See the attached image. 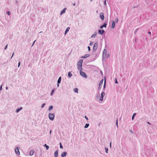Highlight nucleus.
I'll use <instances>...</instances> for the list:
<instances>
[{
  "label": "nucleus",
  "instance_id": "f257e3e1",
  "mask_svg": "<svg viewBox=\"0 0 157 157\" xmlns=\"http://www.w3.org/2000/svg\"><path fill=\"white\" fill-rule=\"evenodd\" d=\"M83 62V60L81 59L77 63L78 67V70H82V63Z\"/></svg>",
  "mask_w": 157,
  "mask_h": 157
},
{
  "label": "nucleus",
  "instance_id": "f03ea898",
  "mask_svg": "<svg viewBox=\"0 0 157 157\" xmlns=\"http://www.w3.org/2000/svg\"><path fill=\"white\" fill-rule=\"evenodd\" d=\"M55 114L53 113H49L48 114V117L49 119L51 121H53L55 117Z\"/></svg>",
  "mask_w": 157,
  "mask_h": 157
},
{
  "label": "nucleus",
  "instance_id": "7ed1b4c3",
  "mask_svg": "<svg viewBox=\"0 0 157 157\" xmlns=\"http://www.w3.org/2000/svg\"><path fill=\"white\" fill-rule=\"evenodd\" d=\"M82 70H79V73L80 75L83 77L86 78L87 77L86 74L84 72L82 71Z\"/></svg>",
  "mask_w": 157,
  "mask_h": 157
},
{
  "label": "nucleus",
  "instance_id": "20e7f679",
  "mask_svg": "<svg viewBox=\"0 0 157 157\" xmlns=\"http://www.w3.org/2000/svg\"><path fill=\"white\" fill-rule=\"evenodd\" d=\"M98 47V44L97 43H95L94 44L93 49V52H95L96 50L97 49Z\"/></svg>",
  "mask_w": 157,
  "mask_h": 157
},
{
  "label": "nucleus",
  "instance_id": "39448f33",
  "mask_svg": "<svg viewBox=\"0 0 157 157\" xmlns=\"http://www.w3.org/2000/svg\"><path fill=\"white\" fill-rule=\"evenodd\" d=\"M20 148L19 147H17L15 149V151L16 154L17 155H20V152L19 151V149Z\"/></svg>",
  "mask_w": 157,
  "mask_h": 157
},
{
  "label": "nucleus",
  "instance_id": "423d86ee",
  "mask_svg": "<svg viewBox=\"0 0 157 157\" xmlns=\"http://www.w3.org/2000/svg\"><path fill=\"white\" fill-rule=\"evenodd\" d=\"M105 95V93L104 92H102L101 94V97L99 99V100L101 101H102L103 98Z\"/></svg>",
  "mask_w": 157,
  "mask_h": 157
},
{
  "label": "nucleus",
  "instance_id": "0eeeda50",
  "mask_svg": "<svg viewBox=\"0 0 157 157\" xmlns=\"http://www.w3.org/2000/svg\"><path fill=\"white\" fill-rule=\"evenodd\" d=\"M105 32L104 30L103 29H99L98 31V33L99 34L102 35Z\"/></svg>",
  "mask_w": 157,
  "mask_h": 157
},
{
  "label": "nucleus",
  "instance_id": "6e6552de",
  "mask_svg": "<svg viewBox=\"0 0 157 157\" xmlns=\"http://www.w3.org/2000/svg\"><path fill=\"white\" fill-rule=\"evenodd\" d=\"M100 17L102 20H104V13H103L101 12L100 13Z\"/></svg>",
  "mask_w": 157,
  "mask_h": 157
},
{
  "label": "nucleus",
  "instance_id": "1a4fd4ad",
  "mask_svg": "<svg viewBox=\"0 0 157 157\" xmlns=\"http://www.w3.org/2000/svg\"><path fill=\"white\" fill-rule=\"evenodd\" d=\"M107 25V23L105 22L102 25H101L100 26V28L101 29H102L103 28V27L106 28Z\"/></svg>",
  "mask_w": 157,
  "mask_h": 157
},
{
  "label": "nucleus",
  "instance_id": "9d476101",
  "mask_svg": "<svg viewBox=\"0 0 157 157\" xmlns=\"http://www.w3.org/2000/svg\"><path fill=\"white\" fill-rule=\"evenodd\" d=\"M67 154V152L65 151L63 152L61 154V157H65L66 156Z\"/></svg>",
  "mask_w": 157,
  "mask_h": 157
},
{
  "label": "nucleus",
  "instance_id": "9b49d317",
  "mask_svg": "<svg viewBox=\"0 0 157 157\" xmlns=\"http://www.w3.org/2000/svg\"><path fill=\"white\" fill-rule=\"evenodd\" d=\"M115 21H112V25L111 26V28L112 29H114L115 27Z\"/></svg>",
  "mask_w": 157,
  "mask_h": 157
},
{
  "label": "nucleus",
  "instance_id": "f8f14e48",
  "mask_svg": "<svg viewBox=\"0 0 157 157\" xmlns=\"http://www.w3.org/2000/svg\"><path fill=\"white\" fill-rule=\"evenodd\" d=\"M67 10L66 8H64L62 10L60 13V15H61L63 13H65L66 10Z\"/></svg>",
  "mask_w": 157,
  "mask_h": 157
},
{
  "label": "nucleus",
  "instance_id": "ddd939ff",
  "mask_svg": "<svg viewBox=\"0 0 157 157\" xmlns=\"http://www.w3.org/2000/svg\"><path fill=\"white\" fill-rule=\"evenodd\" d=\"M58 155V150H57L54 152L55 157H57Z\"/></svg>",
  "mask_w": 157,
  "mask_h": 157
},
{
  "label": "nucleus",
  "instance_id": "4468645a",
  "mask_svg": "<svg viewBox=\"0 0 157 157\" xmlns=\"http://www.w3.org/2000/svg\"><path fill=\"white\" fill-rule=\"evenodd\" d=\"M105 87H106V80L105 79L104 82V84L103 87V91H105Z\"/></svg>",
  "mask_w": 157,
  "mask_h": 157
},
{
  "label": "nucleus",
  "instance_id": "2eb2a0df",
  "mask_svg": "<svg viewBox=\"0 0 157 157\" xmlns=\"http://www.w3.org/2000/svg\"><path fill=\"white\" fill-rule=\"evenodd\" d=\"M70 29V27H68L66 29V30L65 31V35L69 31V30Z\"/></svg>",
  "mask_w": 157,
  "mask_h": 157
},
{
  "label": "nucleus",
  "instance_id": "dca6fc26",
  "mask_svg": "<svg viewBox=\"0 0 157 157\" xmlns=\"http://www.w3.org/2000/svg\"><path fill=\"white\" fill-rule=\"evenodd\" d=\"M90 56V55L88 54H87L84 55V56L81 57V58H86Z\"/></svg>",
  "mask_w": 157,
  "mask_h": 157
},
{
  "label": "nucleus",
  "instance_id": "f3484780",
  "mask_svg": "<svg viewBox=\"0 0 157 157\" xmlns=\"http://www.w3.org/2000/svg\"><path fill=\"white\" fill-rule=\"evenodd\" d=\"M106 56V54L105 53H103L102 56V60L103 61L104 59L105 58Z\"/></svg>",
  "mask_w": 157,
  "mask_h": 157
},
{
  "label": "nucleus",
  "instance_id": "a211bd4d",
  "mask_svg": "<svg viewBox=\"0 0 157 157\" xmlns=\"http://www.w3.org/2000/svg\"><path fill=\"white\" fill-rule=\"evenodd\" d=\"M22 109V107H20V108H18V109H17L16 110V112L17 113H18L19 112V111H20Z\"/></svg>",
  "mask_w": 157,
  "mask_h": 157
},
{
  "label": "nucleus",
  "instance_id": "6ab92c4d",
  "mask_svg": "<svg viewBox=\"0 0 157 157\" xmlns=\"http://www.w3.org/2000/svg\"><path fill=\"white\" fill-rule=\"evenodd\" d=\"M61 77H59L57 81V83H60L61 82Z\"/></svg>",
  "mask_w": 157,
  "mask_h": 157
},
{
  "label": "nucleus",
  "instance_id": "aec40b11",
  "mask_svg": "<svg viewBox=\"0 0 157 157\" xmlns=\"http://www.w3.org/2000/svg\"><path fill=\"white\" fill-rule=\"evenodd\" d=\"M34 151L33 150H31L29 152V155L30 156H32L33 155V154L34 153Z\"/></svg>",
  "mask_w": 157,
  "mask_h": 157
},
{
  "label": "nucleus",
  "instance_id": "412c9836",
  "mask_svg": "<svg viewBox=\"0 0 157 157\" xmlns=\"http://www.w3.org/2000/svg\"><path fill=\"white\" fill-rule=\"evenodd\" d=\"M136 113H134L133 114L132 117V120H133L134 119V117L136 115Z\"/></svg>",
  "mask_w": 157,
  "mask_h": 157
},
{
  "label": "nucleus",
  "instance_id": "4be33fe9",
  "mask_svg": "<svg viewBox=\"0 0 157 157\" xmlns=\"http://www.w3.org/2000/svg\"><path fill=\"white\" fill-rule=\"evenodd\" d=\"M44 146L46 147V149L47 150H48L49 148V146L46 144H44Z\"/></svg>",
  "mask_w": 157,
  "mask_h": 157
},
{
  "label": "nucleus",
  "instance_id": "5701e85b",
  "mask_svg": "<svg viewBox=\"0 0 157 157\" xmlns=\"http://www.w3.org/2000/svg\"><path fill=\"white\" fill-rule=\"evenodd\" d=\"M68 76L69 78H70L72 76L71 73L70 72H68Z\"/></svg>",
  "mask_w": 157,
  "mask_h": 157
},
{
  "label": "nucleus",
  "instance_id": "b1692460",
  "mask_svg": "<svg viewBox=\"0 0 157 157\" xmlns=\"http://www.w3.org/2000/svg\"><path fill=\"white\" fill-rule=\"evenodd\" d=\"M55 91V90L54 89H53L52 90L51 92V93H50V95L51 96H52L53 94V93H54V92Z\"/></svg>",
  "mask_w": 157,
  "mask_h": 157
},
{
  "label": "nucleus",
  "instance_id": "393cba45",
  "mask_svg": "<svg viewBox=\"0 0 157 157\" xmlns=\"http://www.w3.org/2000/svg\"><path fill=\"white\" fill-rule=\"evenodd\" d=\"M39 11H43V12H44V11H45L44 9V8H43L42 7H40V8H39Z\"/></svg>",
  "mask_w": 157,
  "mask_h": 157
},
{
  "label": "nucleus",
  "instance_id": "a878e982",
  "mask_svg": "<svg viewBox=\"0 0 157 157\" xmlns=\"http://www.w3.org/2000/svg\"><path fill=\"white\" fill-rule=\"evenodd\" d=\"M74 91L76 93H78V89L77 88H75L74 89Z\"/></svg>",
  "mask_w": 157,
  "mask_h": 157
},
{
  "label": "nucleus",
  "instance_id": "bb28decb",
  "mask_svg": "<svg viewBox=\"0 0 157 157\" xmlns=\"http://www.w3.org/2000/svg\"><path fill=\"white\" fill-rule=\"evenodd\" d=\"M89 124L86 123L84 126V128H88V127H89Z\"/></svg>",
  "mask_w": 157,
  "mask_h": 157
},
{
  "label": "nucleus",
  "instance_id": "cd10ccee",
  "mask_svg": "<svg viewBox=\"0 0 157 157\" xmlns=\"http://www.w3.org/2000/svg\"><path fill=\"white\" fill-rule=\"evenodd\" d=\"M53 108V106L52 105H51L49 106V107L48 108V110L50 111Z\"/></svg>",
  "mask_w": 157,
  "mask_h": 157
},
{
  "label": "nucleus",
  "instance_id": "c85d7f7f",
  "mask_svg": "<svg viewBox=\"0 0 157 157\" xmlns=\"http://www.w3.org/2000/svg\"><path fill=\"white\" fill-rule=\"evenodd\" d=\"M103 79H102L100 82L99 85L101 86L103 83Z\"/></svg>",
  "mask_w": 157,
  "mask_h": 157
},
{
  "label": "nucleus",
  "instance_id": "c756f323",
  "mask_svg": "<svg viewBox=\"0 0 157 157\" xmlns=\"http://www.w3.org/2000/svg\"><path fill=\"white\" fill-rule=\"evenodd\" d=\"M96 35H97L96 33L95 34H94L91 36V38H92L95 37L96 36Z\"/></svg>",
  "mask_w": 157,
  "mask_h": 157
},
{
  "label": "nucleus",
  "instance_id": "7c9ffc66",
  "mask_svg": "<svg viewBox=\"0 0 157 157\" xmlns=\"http://www.w3.org/2000/svg\"><path fill=\"white\" fill-rule=\"evenodd\" d=\"M100 94H97V96H96V98L97 99H98L100 97Z\"/></svg>",
  "mask_w": 157,
  "mask_h": 157
},
{
  "label": "nucleus",
  "instance_id": "2f4dec72",
  "mask_svg": "<svg viewBox=\"0 0 157 157\" xmlns=\"http://www.w3.org/2000/svg\"><path fill=\"white\" fill-rule=\"evenodd\" d=\"M106 53H107V50L106 49H105L104 50L103 53H105V54H106Z\"/></svg>",
  "mask_w": 157,
  "mask_h": 157
},
{
  "label": "nucleus",
  "instance_id": "473e14b6",
  "mask_svg": "<svg viewBox=\"0 0 157 157\" xmlns=\"http://www.w3.org/2000/svg\"><path fill=\"white\" fill-rule=\"evenodd\" d=\"M98 57V56L97 54H96V56H95L94 59L92 61L94 60L97 57Z\"/></svg>",
  "mask_w": 157,
  "mask_h": 157
},
{
  "label": "nucleus",
  "instance_id": "72a5a7b5",
  "mask_svg": "<svg viewBox=\"0 0 157 157\" xmlns=\"http://www.w3.org/2000/svg\"><path fill=\"white\" fill-rule=\"evenodd\" d=\"M115 21L116 23H117L118 21V19L117 17L115 19Z\"/></svg>",
  "mask_w": 157,
  "mask_h": 157
},
{
  "label": "nucleus",
  "instance_id": "f704fd0d",
  "mask_svg": "<svg viewBox=\"0 0 157 157\" xmlns=\"http://www.w3.org/2000/svg\"><path fill=\"white\" fill-rule=\"evenodd\" d=\"M45 105H46V104L45 103H43L41 105V108H43L44 106Z\"/></svg>",
  "mask_w": 157,
  "mask_h": 157
},
{
  "label": "nucleus",
  "instance_id": "c9c22d12",
  "mask_svg": "<svg viewBox=\"0 0 157 157\" xmlns=\"http://www.w3.org/2000/svg\"><path fill=\"white\" fill-rule=\"evenodd\" d=\"M59 145H60V148H61V149H62L63 148V146L62 145V144L60 142V143H59Z\"/></svg>",
  "mask_w": 157,
  "mask_h": 157
},
{
  "label": "nucleus",
  "instance_id": "e433bc0d",
  "mask_svg": "<svg viewBox=\"0 0 157 157\" xmlns=\"http://www.w3.org/2000/svg\"><path fill=\"white\" fill-rule=\"evenodd\" d=\"M105 151L106 153H108V149L107 148H105Z\"/></svg>",
  "mask_w": 157,
  "mask_h": 157
},
{
  "label": "nucleus",
  "instance_id": "4c0bfd02",
  "mask_svg": "<svg viewBox=\"0 0 157 157\" xmlns=\"http://www.w3.org/2000/svg\"><path fill=\"white\" fill-rule=\"evenodd\" d=\"M6 13L8 15H10L11 14L10 12V11H7Z\"/></svg>",
  "mask_w": 157,
  "mask_h": 157
},
{
  "label": "nucleus",
  "instance_id": "58836bf2",
  "mask_svg": "<svg viewBox=\"0 0 157 157\" xmlns=\"http://www.w3.org/2000/svg\"><path fill=\"white\" fill-rule=\"evenodd\" d=\"M139 29V28H137V29H136L135 30V31L134 33L135 34H136V33L137 32V31H138V30Z\"/></svg>",
  "mask_w": 157,
  "mask_h": 157
},
{
  "label": "nucleus",
  "instance_id": "ea45409f",
  "mask_svg": "<svg viewBox=\"0 0 157 157\" xmlns=\"http://www.w3.org/2000/svg\"><path fill=\"white\" fill-rule=\"evenodd\" d=\"M106 0H105L104 1V5L105 6L106 5Z\"/></svg>",
  "mask_w": 157,
  "mask_h": 157
},
{
  "label": "nucleus",
  "instance_id": "a19ab883",
  "mask_svg": "<svg viewBox=\"0 0 157 157\" xmlns=\"http://www.w3.org/2000/svg\"><path fill=\"white\" fill-rule=\"evenodd\" d=\"M106 56L107 58H108L109 57V53H107L106 54Z\"/></svg>",
  "mask_w": 157,
  "mask_h": 157
},
{
  "label": "nucleus",
  "instance_id": "79ce46f5",
  "mask_svg": "<svg viewBox=\"0 0 157 157\" xmlns=\"http://www.w3.org/2000/svg\"><path fill=\"white\" fill-rule=\"evenodd\" d=\"M94 42H91L90 44V46H92L93 45V44H94Z\"/></svg>",
  "mask_w": 157,
  "mask_h": 157
},
{
  "label": "nucleus",
  "instance_id": "37998d69",
  "mask_svg": "<svg viewBox=\"0 0 157 157\" xmlns=\"http://www.w3.org/2000/svg\"><path fill=\"white\" fill-rule=\"evenodd\" d=\"M118 119H117V120L116 122V125L117 126V128H118Z\"/></svg>",
  "mask_w": 157,
  "mask_h": 157
},
{
  "label": "nucleus",
  "instance_id": "c03bdc74",
  "mask_svg": "<svg viewBox=\"0 0 157 157\" xmlns=\"http://www.w3.org/2000/svg\"><path fill=\"white\" fill-rule=\"evenodd\" d=\"M88 50L90 51V48L89 46H88Z\"/></svg>",
  "mask_w": 157,
  "mask_h": 157
},
{
  "label": "nucleus",
  "instance_id": "a18cd8bd",
  "mask_svg": "<svg viewBox=\"0 0 157 157\" xmlns=\"http://www.w3.org/2000/svg\"><path fill=\"white\" fill-rule=\"evenodd\" d=\"M115 83L116 84L118 83V81L117 80V79L116 78H115Z\"/></svg>",
  "mask_w": 157,
  "mask_h": 157
},
{
  "label": "nucleus",
  "instance_id": "49530a36",
  "mask_svg": "<svg viewBox=\"0 0 157 157\" xmlns=\"http://www.w3.org/2000/svg\"><path fill=\"white\" fill-rule=\"evenodd\" d=\"M101 87L100 85H99V87L98 88V90H100L101 89Z\"/></svg>",
  "mask_w": 157,
  "mask_h": 157
},
{
  "label": "nucleus",
  "instance_id": "de8ad7c7",
  "mask_svg": "<svg viewBox=\"0 0 157 157\" xmlns=\"http://www.w3.org/2000/svg\"><path fill=\"white\" fill-rule=\"evenodd\" d=\"M2 85L3 84H2L0 86V90H2Z\"/></svg>",
  "mask_w": 157,
  "mask_h": 157
},
{
  "label": "nucleus",
  "instance_id": "09e8293b",
  "mask_svg": "<svg viewBox=\"0 0 157 157\" xmlns=\"http://www.w3.org/2000/svg\"><path fill=\"white\" fill-rule=\"evenodd\" d=\"M84 118L87 120H88V117H87L86 116H85Z\"/></svg>",
  "mask_w": 157,
  "mask_h": 157
},
{
  "label": "nucleus",
  "instance_id": "8fccbe9b",
  "mask_svg": "<svg viewBox=\"0 0 157 157\" xmlns=\"http://www.w3.org/2000/svg\"><path fill=\"white\" fill-rule=\"evenodd\" d=\"M7 46H8V45L7 44L5 46V47L4 48V50H6V49L7 48Z\"/></svg>",
  "mask_w": 157,
  "mask_h": 157
},
{
  "label": "nucleus",
  "instance_id": "3c124183",
  "mask_svg": "<svg viewBox=\"0 0 157 157\" xmlns=\"http://www.w3.org/2000/svg\"><path fill=\"white\" fill-rule=\"evenodd\" d=\"M20 65V62H19L18 63V67H19Z\"/></svg>",
  "mask_w": 157,
  "mask_h": 157
},
{
  "label": "nucleus",
  "instance_id": "603ef678",
  "mask_svg": "<svg viewBox=\"0 0 157 157\" xmlns=\"http://www.w3.org/2000/svg\"><path fill=\"white\" fill-rule=\"evenodd\" d=\"M148 33L149 34L150 36L151 35V33L150 31L148 32Z\"/></svg>",
  "mask_w": 157,
  "mask_h": 157
},
{
  "label": "nucleus",
  "instance_id": "864d4df0",
  "mask_svg": "<svg viewBox=\"0 0 157 157\" xmlns=\"http://www.w3.org/2000/svg\"><path fill=\"white\" fill-rule=\"evenodd\" d=\"M36 41V40H35L33 42V44H32V46H33V45L34 44V43H35V41Z\"/></svg>",
  "mask_w": 157,
  "mask_h": 157
},
{
  "label": "nucleus",
  "instance_id": "5fc2aeb1",
  "mask_svg": "<svg viewBox=\"0 0 157 157\" xmlns=\"http://www.w3.org/2000/svg\"><path fill=\"white\" fill-rule=\"evenodd\" d=\"M59 83H57V87H59Z\"/></svg>",
  "mask_w": 157,
  "mask_h": 157
},
{
  "label": "nucleus",
  "instance_id": "6e6d98bb",
  "mask_svg": "<svg viewBox=\"0 0 157 157\" xmlns=\"http://www.w3.org/2000/svg\"><path fill=\"white\" fill-rule=\"evenodd\" d=\"M14 52H13V54H12V57H11V59L12 58V57H13V55H14Z\"/></svg>",
  "mask_w": 157,
  "mask_h": 157
},
{
  "label": "nucleus",
  "instance_id": "4d7b16f0",
  "mask_svg": "<svg viewBox=\"0 0 157 157\" xmlns=\"http://www.w3.org/2000/svg\"><path fill=\"white\" fill-rule=\"evenodd\" d=\"M49 133H50V134H51V133H52V130H50Z\"/></svg>",
  "mask_w": 157,
  "mask_h": 157
},
{
  "label": "nucleus",
  "instance_id": "13d9d810",
  "mask_svg": "<svg viewBox=\"0 0 157 157\" xmlns=\"http://www.w3.org/2000/svg\"><path fill=\"white\" fill-rule=\"evenodd\" d=\"M130 132H132V133L133 134V132L131 130H130Z\"/></svg>",
  "mask_w": 157,
  "mask_h": 157
},
{
  "label": "nucleus",
  "instance_id": "bf43d9fd",
  "mask_svg": "<svg viewBox=\"0 0 157 157\" xmlns=\"http://www.w3.org/2000/svg\"><path fill=\"white\" fill-rule=\"evenodd\" d=\"M109 145H110V147H111V142L110 143Z\"/></svg>",
  "mask_w": 157,
  "mask_h": 157
},
{
  "label": "nucleus",
  "instance_id": "052dcab7",
  "mask_svg": "<svg viewBox=\"0 0 157 157\" xmlns=\"http://www.w3.org/2000/svg\"><path fill=\"white\" fill-rule=\"evenodd\" d=\"M147 123H148V124H151L149 122H147Z\"/></svg>",
  "mask_w": 157,
  "mask_h": 157
},
{
  "label": "nucleus",
  "instance_id": "680f3d73",
  "mask_svg": "<svg viewBox=\"0 0 157 157\" xmlns=\"http://www.w3.org/2000/svg\"><path fill=\"white\" fill-rule=\"evenodd\" d=\"M75 3H74L73 4V6H75Z\"/></svg>",
  "mask_w": 157,
  "mask_h": 157
},
{
  "label": "nucleus",
  "instance_id": "e2e57ef3",
  "mask_svg": "<svg viewBox=\"0 0 157 157\" xmlns=\"http://www.w3.org/2000/svg\"><path fill=\"white\" fill-rule=\"evenodd\" d=\"M6 90H7L8 89V87L7 86H6Z\"/></svg>",
  "mask_w": 157,
  "mask_h": 157
},
{
  "label": "nucleus",
  "instance_id": "0e129e2a",
  "mask_svg": "<svg viewBox=\"0 0 157 157\" xmlns=\"http://www.w3.org/2000/svg\"><path fill=\"white\" fill-rule=\"evenodd\" d=\"M16 3H17V1H16Z\"/></svg>",
  "mask_w": 157,
  "mask_h": 157
},
{
  "label": "nucleus",
  "instance_id": "69168bd1",
  "mask_svg": "<svg viewBox=\"0 0 157 157\" xmlns=\"http://www.w3.org/2000/svg\"><path fill=\"white\" fill-rule=\"evenodd\" d=\"M91 1H92L93 0H90Z\"/></svg>",
  "mask_w": 157,
  "mask_h": 157
}]
</instances>
